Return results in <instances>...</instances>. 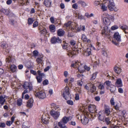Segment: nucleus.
I'll return each instance as SVG.
<instances>
[{
	"instance_id": "obj_1",
	"label": "nucleus",
	"mask_w": 128,
	"mask_h": 128,
	"mask_svg": "<svg viewBox=\"0 0 128 128\" xmlns=\"http://www.w3.org/2000/svg\"><path fill=\"white\" fill-rule=\"evenodd\" d=\"M104 15L106 16L103 18V21L104 25L106 26L103 27L102 30V34L108 38L110 39L112 38V33L111 32L107 26L109 25L111 23L110 20L114 19V17L108 14L107 13L103 14Z\"/></svg>"
},
{
	"instance_id": "obj_2",
	"label": "nucleus",
	"mask_w": 128,
	"mask_h": 128,
	"mask_svg": "<svg viewBox=\"0 0 128 128\" xmlns=\"http://www.w3.org/2000/svg\"><path fill=\"white\" fill-rule=\"evenodd\" d=\"M69 44L71 50L70 54L71 57L74 55H77L80 52V50H78L76 46V42L74 40H72L70 42Z\"/></svg>"
},
{
	"instance_id": "obj_3",
	"label": "nucleus",
	"mask_w": 128,
	"mask_h": 128,
	"mask_svg": "<svg viewBox=\"0 0 128 128\" xmlns=\"http://www.w3.org/2000/svg\"><path fill=\"white\" fill-rule=\"evenodd\" d=\"M120 38V36L118 32H115L113 35L114 40H112V43L115 45L118 46L119 45V42L121 41Z\"/></svg>"
},
{
	"instance_id": "obj_4",
	"label": "nucleus",
	"mask_w": 128,
	"mask_h": 128,
	"mask_svg": "<svg viewBox=\"0 0 128 128\" xmlns=\"http://www.w3.org/2000/svg\"><path fill=\"white\" fill-rule=\"evenodd\" d=\"M34 94L36 97L40 99L44 98L46 96L45 93L43 91H40L38 88L34 92Z\"/></svg>"
},
{
	"instance_id": "obj_5",
	"label": "nucleus",
	"mask_w": 128,
	"mask_h": 128,
	"mask_svg": "<svg viewBox=\"0 0 128 128\" xmlns=\"http://www.w3.org/2000/svg\"><path fill=\"white\" fill-rule=\"evenodd\" d=\"M69 90V87L68 86H66L64 88V90L62 94L63 97L66 100L71 98Z\"/></svg>"
},
{
	"instance_id": "obj_6",
	"label": "nucleus",
	"mask_w": 128,
	"mask_h": 128,
	"mask_svg": "<svg viewBox=\"0 0 128 128\" xmlns=\"http://www.w3.org/2000/svg\"><path fill=\"white\" fill-rule=\"evenodd\" d=\"M81 65L80 63L79 62L76 61L74 63L72 64L71 67H74L75 68H77L78 71L80 73H83L84 72V70L81 69Z\"/></svg>"
},
{
	"instance_id": "obj_7",
	"label": "nucleus",
	"mask_w": 128,
	"mask_h": 128,
	"mask_svg": "<svg viewBox=\"0 0 128 128\" xmlns=\"http://www.w3.org/2000/svg\"><path fill=\"white\" fill-rule=\"evenodd\" d=\"M22 88L25 90L29 89V91L33 89V86L31 83L28 82H24L22 85Z\"/></svg>"
},
{
	"instance_id": "obj_8",
	"label": "nucleus",
	"mask_w": 128,
	"mask_h": 128,
	"mask_svg": "<svg viewBox=\"0 0 128 128\" xmlns=\"http://www.w3.org/2000/svg\"><path fill=\"white\" fill-rule=\"evenodd\" d=\"M83 48L80 49V52H83L84 55L86 56H88L91 54V49L90 48H87L86 50H84Z\"/></svg>"
},
{
	"instance_id": "obj_9",
	"label": "nucleus",
	"mask_w": 128,
	"mask_h": 128,
	"mask_svg": "<svg viewBox=\"0 0 128 128\" xmlns=\"http://www.w3.org/2000/svg\"><path fill=\"white\" fill-rule=\"evenodd\" d=\"M37 72L38 76H36V79L37 82L40 83L42 81L43 76H44V74L43 73H41V72L40 70H38Z\"/></svg>"
},
{
	"instance_id": "obj_10",
	"label": "nucleus",
	"mask_w": 128,
	"mask_h": 128,
	"mask_svg": "<svg viewBox=\"0 0 128 128\" xmlns=\"http://www.w3.org/2000/svg\"><path fill=\"white\" fill-rule=\"evenodd\" d=\"M50 113L54 119L56 120L57 119L60 115V112L53 110H51L50 112Z\"/></svg>"
},
{
	"instance_id": "obj_11",
	"label": "nucleus",
	"mask_w": 128,
	"mask_h": 128,
	"mask_svg": "<svg viewBox=\"0 0 128 128\" xmlns=\"http://www.w3.org/2000/svg\"><path fill=\"white\" fill-rule=\"evenodd\" d=\"M96 106L94 104H89L88 106V110L91 113H97Z\"/></svg>"
},
{
	"instance_id": "obj_12",
	"label": "nucleus",
	"mask_w": 128,
	"mask_h": 128,
	"mask_svg": "<svg viewBox=\"0 0 128 128\" xmlns=\"http://www.w3.org/2000/svg\"><path fill=\"white\" fill-rule=\"evenodd\" d=\"M62 40L58 37H53L52 38L50 42L52 44H56V43H60L62 42Z\"/></svg>"
},
{
	"instance_id": "obj_13",
	"label": "nucleus",
	"mask_w": 128,
	"mask_h": 128,
	"mask_svg": "<svg viewBox=\"0 0 128 128\" xmlns=\"http://www.w3.org/2000/svg\"><path fill=\"white\" fill-rule=\"evenodd\" d=\"M34 101L33 98H30L27 102L26 106L30 108H32L33 105Z\"/></svg>"
},
{
	"instance_id": "obj_14",
	"label": "nucleus",
	"mask_w": 128,
	"mask_h": 128,
	"mask_svg": "<svg viewBox=\"0 0 128 128\" xmlns=\"http://www.w3.org/2000/svg\"><path fill=\"white\" fill-rule=\"evenodd\" d=\"M51 110L55 111L59 110V107L58 105H56L55 103H53L50 104Z\"/></svg>"
},
{
	"instance_id": "obj_15",
	"label": "nucleus",
	"mask_w": 128,
	"mask_h": 128,
	"mask_svg": "<svg viewBox=\"0 0 128 128\" xmlns=\"http://www.w3.org/2000/svg\"><path fill=\"white\" fill-rule=\"evenodd\" d=\"M81 38L82 41L84 42L90 43V40L88 39L86 36L84 34H82Z\"/></svg>"
},
{
	"instance_id": "obj_16",
	"label": "nucleus",
	"mask_w": 128,
	"mask_h": 128,
	"mask_svg": "<svg viewBox=\"0 0 128 128\" xmlns=\"http://www.w3.org/2000/svg\"><path fill=\"white\" fill-rule=\"evenodd\" d=\"M115 6L114 3L112 4H108V7L110 11L114 10L116 11H117V9L116 8Z\"/></svg>"
},
{
	"instance_id": "obj_17",
	"label": "nucleus",
	"mask_w": 128,
	"mask_h": 128,
	"mask_svg": "<svg viewBox=\"0 0 128 128\" xmlns=\"http://www.w3.org/2000/svg\"><path fill=\"white\" fill-rule=\"evenodd\" d=\"M57 33L58 36H64L65 32L63 29L60 28L58 30Z\"/></svg>"
},
{
	"instance_id": "obj_18",
	"label": "nucleus",
	"mask_w": 128,
	"mask_h": 128,
	"mask_svg": "<svg viewBox=\"0 0 128 128\" xmlns=\"http://www.w3.org/2000/svg\"><path fill=\"white\" fill-rule=\"evenodd\" d=\"M114 71L117 74H119L122 71L121 68L115 66L114 68Z\"/></svg>"
},
{
	"instance_id": "obj_19",
	"label": "nucleus",
	"mask_w": 128,
	"mask_h": 128,
	"mask_svg": "<svg viewBox=\"0 0 128 128\" xmlns=\"http://www.w3.org/2000/svg\"><path fill=\"white\" fill-rule=\"evenodd\" d=\"M52 4V1L50 0H44V4L46 7H50Z\"/></svg>"
},
{
	"instance_id": "obj_20",
	"label": "nucleus",
	"mask_w": 128,
	"mask_h": 128,
	"mask_svg": "<svg viewBox=\"0 0 128 128\" xmlns=\"http://www.w3.org/2000/svg\"><path fill=\"white\" fill-rule=\"evenodd\" d=\"M10 69L11 72L14 73L16 71L17 67L14 64H11L10 66Z\"/></svg>"
},
{
	"instance_id": "obj_21",
	"label": "nucleus",
	"mask_w": 128,
	"mask_h": 128,
	"mask_svg": "<svg viewBox=\"0 0 128 128\" xmlns=\"http://www.w3.org/2000/svg\"><path fill=\"white\" fill-rule=\"evenodd\" d=\"M70 117H66V116L63 117L60 122H62L63 124H66L70 120Z\"/></svg>"
},
{
	"instance_id": "obj_22",
	"label": "nucleus",
	"mask_w": 128,
	"mask_h": 128,
	"mask_svg": "<svg viewBox=\"0 0 128 128\" xmlns=\"http://www.w3.org/2000/svg\"><path fill=\"white\" fill-rule=\"evenodd\" d=\"M121 28L125 34H126L128 33V26L126 25H124L121 26Z\"/></svg>"
},
{
	"instance_id": "obj_23",
	"label": "nucleus",
	"mask_w": 128,
	"mask_h": 128,
	"mask_svg": "<svg viewBox=\"0 0 128 128\" xmlns=\"http://www.w3.org/2000/svg\"><path fill=\"white\" fill-rule=\"evenodd\" d=\"M116 83V85L118 87H121L122 86V82L120 79L118 78L117 79Z\"/></svg>"
},
{
	"instance_id": "obj_24",
	"label": "nucleus",
	"mask_w": 128,
	"mask_h": 128,
	"mask_svg": "<svg viewBox=\"0 0 128 128\" xmlns=\"http://www.w3.org/2000/svg\"><path fill=\"white\" fill-rule=\"evenodd\" d=\"M104 113L106 116H109L110 114V109L108 106H106L105 108Z\"/></svg>"
},
{
	"instance_id": "obj_25",
	"label": "nucleus",
	"mask_w": 128,
	"mask_h": 128,
	"mask_svg": "<svg viewBox=\"0 0 128 128\" xmlns=\"http://www.w3.org/2000/svg\"><path fill=\"white\" fill-rule=\"evenodd\" d=\"M15 20L11 19L10 18L9 19V23L11 25L14 26L17 23V22L15 21Z\"/></svg>"
},
{
	"instance_id": "obj_26",
	"label": "nucleus",
	"mask_w": 128,
	"mask_h": 128,
	"mask_svg": "<svg viewBox=\"0 0 128 128\" xmlns=\"http://www.w3.org/2000/svg\"><path fill=\"white\" fill-rule=\"evenodd\" d=\"M62 48L64 49H66V50H68L69 51H70V52H71V50H70V48L69 46V44L68 43H65L62 46Z\"/></svg>"
},
{
	"instance_id": "obj_27",
	"label": "nucleus",
	"mask_w": 128,
	"mask_h": 128,
	"mask_svg": "<svg viewBox=\"0 0 128 128\" xmlns=\"http://www.w3.org/2000/svg\"><path fill=\"white\" fill-rule=\"evenodd\" d=\"M78 4H80L81 6L83 7H85L86 6L87 4L84 1L82 0H79L77 2Z\"/></svg>"
},
{
	"instance_id": "obj_28",
	"label": "nucleus",
	"mask_w": 128,
	"mask_h": 128,
	"mask_svg": "<svg viewBox=\"0 0 128 128\" xmlns=\"http://www.w3.org/2000/svg\"><path fill=\"white\" fill-rule=\"evenodd\" d=\"M43 55L37 58L36 59V61L37 62L38 64H42L43 62Z\"/></svg>"
},
{
	"instance_id": "obj_29",
	"label": "nucleus",
	"mask_w": 128,
	"mask_h": 128,
	"mask_svg": "<svg viewBox=\"0 0 128 128\" xmlns=\"http://www.w3.org/2000/svg\"><path fill=\"white\" fill-rule=\"evenodd\" d=\"M96 87L94 85V84H92L91 86V87L90 90L91 92L93 93L96 91Z\"/></svg>"
},
{
	"instance_id": "obj_30",
	"label": "nucleus",
	"mask_w": 128,
	"mask_h": 128,
	"mask_svg": "<svg viewBox=\"0 0 128 128\" xmlns=\"http://www.w3.org/2000/svg\"><path fill=\"white\" fill-rule=\"evenodd\" d=\"M50 31L52 32H54L56 31V28L54 25L52 24L50 25L49 27Z\"/></svg>"
},
{
	"instance_id": "obj_31",
	"label": "nucleus",
	"mask_w": 128,
	"mask_h": 128,
	"mask_svg": "<svg viewBox=\"0 0 128 128\" xmlns=\"http://www.w3.org/2000/svg\"><path fill=\"white\" fill-rule=\"evenodd\" d=\"M27 21V24L28 25H30L32 24L34 20L33 18H28Z\"/></svg>"
},
{
	"instance_id": "obj_32",
	"label": "nucleus",
	"mask_w": 128,
	"mask_h": 128,
	"mask_svg": "<svg viewBox=\"0 0 128 128\" xmlns=\"http://www.w3.org/2000/svg\"><path fill=\"white\" fill-rule=\"evenodd\" d=\"M88 119L85 116H84L83 118V120L82 122L83 124H86L88 123Z\"/></svg>"
},
{
	"instance_id": "obj_33",
	"label": "nucleus",
	"mask_w": 128,
	"mask_h": 128,
	"mask_svg": "<svg viewBox=\"0 0 128 128\" xmlns=\"http://www.w3.org/2000/svg\"><path fill=\"white\" fill-rule=\"evenodd\" d=\"M58 126L60 128H68V127L61 122H60L58 123Z\"/></svg>"
},
{
	"instance_id": "obj_34",
	"label": "nucleus",
	"mask_w": 128,
	"mask_h": 128,
	"mask_svg": "<svg viewBox=\"0 0 128 128\" xmlns=\"http://www.w3.org/2000/svg\"><path fill=\"white\" fill-rule=\"evenodd\" d=\"M100 112H99V116L98 117V118L100 120L102 121L104 120V116L103 114H101Z\"/></svg>"
},
{
	"instance_id": "obj_35",
	"label": "nucleus",
	"mask_w": 128,
	"mask_h": 128,
	"mask_svg": "<svg viewBox=\"0 0 128 128\" xmlns=\"http://www.w3.org/2000/svg\"><path fill=\"white\" fill-rule=\"evenodd\" d=\"M1 12H2L6 15H8L9 14V11L7 10L4 8H2L1 10Z\"/></svg>"
},
{
	"instance_id": "obj_36",
	"label": "nucleus",
	"mask_w": 128,
	"mask_h": 128,
	"mask_svg": "<svg viewBox=\"0 0 128 128\" xmlns=\"http://www.w3.org/2000/svg\"><path fill=\"white\" fill-rule=\"evenodd\" d=\"M98 88L100 90H103L104 88V84L100 83L98 86Z\"/></svg>"
},
{
	"instance_id": "obj_37",
	"label": "nucleus",
	"mask_w": 128,
	"mask_h": 128,
	"mask_svg": "<svg viewBox=\"0 0 128 128\" xmlns=\"http://www.w3.org/2000/svg\"><path fill=\"white\" fill-rule=\"evenodd\" d=\"M16 16L13 13H11L9 15L8 18L9 19L10 18L11 19H13L16 20Z\"/></svg>"
},
{
	"instance_id": "obj_38",
	"label": "nucleus",
	"mask_w": 128,
	"mask_h": 128,
	"mask_svg": "<svg viewBox=\"0 0 128 128\" xmlns=\"http://www.w3.org/2000/svg\"><path fill=\"white\" fill-rule=\"evenodd\" d=\"M47 31L46 30V28H44L41 30H40L39 32L42 34H45L47 33Z\"/></svg>"
},
{
	"instance_id": "obj_39",
	"label": "nucleus",
	"mask_w": 128,
	"mask_h": 128,
	"mask_svg": "<svg viewBox=\"0 0 128 128\" xmlns=\"http://www.w3.org/2000/svg\"><path fill=\"white\" fill-rule=\"evenodd\" d=\"M110 119L109 118H106L105 119V122L107 125H108L111 124V122L110 121Z\"/></svg>"
},
{
	"instance_id": "obj_40",
	"label": "nucleus",
	"mask_w": 128,
	"mask_h": 128,
	"mask_svg": "<svg viewBox=\"0 0 128 128\" xmlns=\"http://www.w3.org/2000/svg\"><path fill=\"white\" fill-rule=\"evenodd\" d=\"M111 82L109 80H107L104 83V85L106 84L107 86L106 87V89H108V88L110 86V84Z\"/></svg>"
},
{
	"instance_id": "obj_41",
	"label": "nucleus",
	"mask_w": 128,
	"mask_h": 128,
	"mask_svg": "<svg viewBox=\"0 0 128 128\" xmlns=\"http://www.w3.org/2000/svg\"><path fill=\"white\" fill-rule=\"evenodd\" d=\"M42 122L43 124H47L48 123V119L46 118H42Z\"/></svg>"
},
{
	"instance_id": "obj_42",
	"label": "nucleus",
	"mask_w": 128,
	"mask_h": 128,
	"mask_svg": "<svg viewBox=\"0 0 128 128\" xmlns=\"http://www.w3.org/2000/svg\"><path fill=\"white\" fill-rule=\"evenodd\" d=\"M98 72H96L92 74V76L91 77V79L92 80L94 79L96 77Z\"/></svg>"
},
{
	"instance_id": "obj_43",
	"label": "nucleus",
	"mask_w": 128,
	"mask_h": 128,
	"mask_svg": "<svg viewBox=\"0 0 128 128\" xmlns=\"http://www.w3.org/2000/svg\"><path fill=\"white\" fill-rule=\"evenodd\" d=\"M22 100L20 99V98L17 101V105L18 106H20L22 104Z\"/></svg>"
},
{
	"instance_id": "obj_44",
	"label": "nucleus",
	"mask_w": 128,
	"mask_h": 128,
	"mask_svg": "<svg viewBox=\"0 0 128 128\" xmlns=\"http://www.w3.org/2000/svg\"><path fill=\"white\" fill-rule=\"evenodd\" d=\"M12 57L9 56L8 58H6V61L8 62V63H10L12 62Z\"/></svg>"
},
{
	"instance_id": "obj_45",
	"label": "nucleus",
	"mask_w": 128,
	"mask_h": 128,
	"mask_svg": "<svg viewBox=\"0 0 128 128\" xmlns=\"http://www.w3.org/2000/svg\"><path fill=\"white\" fill-rule=\"evenodd\" d=\"M29 91L27 90H24L23 92H22V99L24 98V96L25 94H26L28 93Z\"/></svg>"
},
{
	"instance_id": "obj_46",
	"label": "nucleus",
	"mask_w": 128,
	"mask_h": 128,
	"mask_svg": "<svg viewBox=\"0 0 128 128\" xmlns=\"http://www.w3.org/2000/svg\"><path fill=\"white\" fill-rule=\"evenodd\" d=\"M49 83L48 81V80L46 79L42 82V84L44 86L48 85Z\"/></svg>"
},
{
	"instance_id": "obj_47",
	"label": "nucleus",
	"mask_w": 128,
	"mask_h": 128,
	"mask_svg": "<svg viewBox=\"0 0 128 128\" xmlns=\"http://www.w3.org/2000/svg\"><path fill=\"white\" fill-rule=\"evenodd\" d=\"M38 25V22L37 21H36L33 23L32 26L33 28L37 27Z\"/></svg>"
},
{
	"instance_id": "obj_48",
	"label": "nucleus",
	"mask_w": 128,
	"mask_h": 128,
	"mask_svg": "<svg viewBox=\"0 0 128 128\" xmlns=\"http://www.w3.org/2000/svg\"><path fill=\"white\" fill-rule=\"evenodd\" d=\"M101 8L102 9V10L103 11H105L106 10L107 7L104 4H102V5Z\"/></svg>"
},
{
	"instance_id": "obj_49",
	"label": "nucleus",
	"mask_w": 128,
	"mask_h": 128,
	"mask_svg": "<svg viewBox=\"0 0 128 128\" xmlns=\"http://www.w3.org/2000/svg\"><path fill=\"white\" fill-rule=\"evenodd\" d=\"M83 84V82L81 80H78L77 81V84L79 86H82Z\"/></svg>"
},
{
	"instance_id": "obj_50",
	"label": "nucleus",
	"mask_w": 128,
	"mask_h": 128,
	"mask_svg": "<svg viewBox=\"0 0 128 128\" xmlns=\"http://www.w3.org/2000/svg\"><path fill=\"white\" fill-rule=\"evenodd\" d=\"M110 102L111 105L112 106H114V105L115 102L114 101V98L112 97L110 100Z\"/></svg>"
},
{
	"instance_id": "obj_51",
	"label": "nucleus",
	"mask_w": 128,
	"mask_h": 128,
	"mask_svg": "<svg viewBox=\"0 0 128 128\" xmlns=\"http://www.w3.org/2000/svg\"><path fill=\"white\" fill-rule=\"evenodd\" d=\"M66 103L69 105H73L74 104V103L73 101L71 100H67Z\"/></svg>"
},
{
	"instance_id": "obj_52",
	"label": "nucleus",
	"mask_w": 128,
	"mask_h": 128,
	"mask_svg": "<svg viewBox=\"0 0 128 128\" xmlns=\"http://www.w3.org/2000/svg\"><path fill=\"white\" fill-rule=\"evenodd\" d=\"M114 106V108L115 109L118 110H119V107L118 105V104H115L114 106Z\"/></svg>"
},
{
	"instance_id": "obj_53",
	"label": "nucleus",
	"mask_w": 128,
	"mask_h": 128,
	"mask_svg": "<svg viewBox=\"0 0 128 128\" xmlns=\"http://www.w3.org/2000/svg\"><path fill=\"white\" fill-rule=\"evenodd\" d=\"M33 55L35 56H37L38 54V51L36 50H34L33 52Z\"/></svg>"
},
{
	"instance_id": "obj_54",
	"label": "nucleus",
	"mask_w": 128,
	"mask_h": 128,
	"mask_svg": "<svg viewBox=\"0 0 128 128\" xmlns=\"http://www.w3.org/2000/svg\"><path fill=\"white\" fill-rule=\"evenodd\" d=\"M99 62H98L97 61H95L93 67H97L98 66Z\"/></svg>"
},
{
	"instance_id": "obj_55",
	"label": "nucleus",
	"mask_w": 128,
	"mask_h": 128,
	"mask_svg": "<svg viewBox=\"0 0 128 128\" xmlns=\"http://www.w3.org/2000/svg\"><path fill=\"white\" fill-rule=\"evenodd\" d=\"M71 22L70 21L68 22L67 23H66L64 24V26L66 27H67L70 26L71 24Z\"/></svg>"
},
{
	"instance_id": "obj_56",
	"label": "nucleus",
	"mask_w": 128,
	"mask_h": 128,
	"mask_svg": "<svg viewBox=\"0 0 128 128\" xmlns=\"http://www.w3.org/2000/svg\"><path fill=\"white\" fill-rule=\"evenodd\" d=\"M118 26L116 25H114L112 26L111 29L112 30H114L118 28Z\"/></svg>"
},
{
	"instance_id": "obj_57",
	"label": "nucleus",
	"mask_w": 128,
	"mask_h": 128,
	"mask_svg": "<svg viewBox=\"0 0 128 128\" xmlns=\"http://www.w3.org/2000/svg\"><path fill=\"white\" fill-rule=\"evenodd\" d=\"M72 7L73 8L76 9L78 8V6L76 3H74L72 5Z\"/></svg>"
},
{
	"instance_id": "obj_58",
	"label": "nucleus",
	"mask_w": 128,
	"mask_h": 128,
	"mask_svg": "<svg viewBox=\"0 0 128 128\" xmlns=\"http://www.w3.org/2000/svg\"><path fill=\"white\" fill-rule=\"evenodd\" d=\"M100 3L99 1L97 0H95L94 2V4L96 6H97L99 5Z\"/></svg>"
},
{
	"instance_id": "obj_59",
	"label": "nucleus",
	"mask_w": 128,
	"mask_h": 128,
	"mask_svg": "<svg viewBox=\"0 0 128 128\" xmlns=\"http://www.w3.org/2000/svg\"><path fill=\"white\" fill-rule=\"evenodd\" d=\"M74 78H70V80L69 81V85L70 86L72 84L71 83L74 82Z\"/></svg>"
},
{
	"instance_id": "obj_60",
	"label": "nucleus",
	"mask_w": 128,
	"mask_h": 128,
	"mask_svg": "<svg viewBox=\"0 0 128 128\" xmlns=\"http://www.w3.org/2000/svg\"><path fill=\"white\" fill-rule=\"evenodd\" d=\"M84 70H86L88 71L90 70V67H88L86 65H85L84 66Z\"/></svg>"
},
{
	"instance_id": "obj_61",
	"label": "nucleus",
	"mask_w": 128,
	"mask_h": 128,
	"mask_svg": "<svg viewBox=\"0 0 128 128\" xmlns=\"http://www.w3.org/2000/svg\"><path fill=\"white\" fill-rule=\"evenodd\" d=\"M75 99L76 100H78L79 99V96L78 94H76Z\"/></svg>"
},
{
	"instance_id": "obj_62",
	"label": "nucleus",
	"mask_w": 128,
	"mask_h": 128,
	"mask_svg": "<svg viewBox=\"0 0 128 128\" xmlns=\"http://www.w3.org/2000/svg\"><path fill=\"white\" fill-rule=\"evenodd\" d=\"M30 73L34 75H36L37 74L36 72L33 70H30Z\"/></svg>"
},
{
	"instance_id": "obj_63",
	"label": "nucleus",
	"mask_w": 128,
	"mask_h": 128,
	"mask_svg": "<svg viewBox=\"0 0 128 128\" xmlns=\"http://www.w3.org/2000/svg\"><path fill=\"white\" fill-rule=\"evenodd\" d=\"M12 123L10 121H7L6 123V124L8 126H10L12 124Z\"/></svg>"
},
{
	"instance_id": "obj_64",
	"label": "nucleus",
	"mask_w": 128,
	"mask_h": 128,
	"mask_svg": "<svg viewBox=\"0 0 128 128\" xmlns=\"http://www.w3.org/2000/svg\"><path fill=\"white\" fill-rule=\"evenodd\" d=\"M29 95L28 94H26L25 95L24 98L26 100H28V99H29Z\"/></svg>"
}]
</instances>
